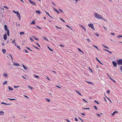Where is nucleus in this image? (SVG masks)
I'll use <instances>...</instances> for the list:
<instances>
[{
    "instance_id": "obj_61",
    "label": "nucleus",
    "mask_w": 122,
    "mask_h": 122,
    "mask_svg": "<svg viewBox=\"0 0 122 122\" xmlns=\"http://www.w3.org/2000/svg\"><path fill=\"white\" fill-rule=\"evenodd\" d=\"M87 82H88V83H89L90 84H93L92 83V82H90L87 81Z\"/></svg>"
},
{
    "instance_id": "obj_4",
    "label": "nucleus",
    "mask_w": 122,
    "mask_h": 122,
    "mask_svg": "<svg viewBox=\"0 0 122 122\" xmlns=\"http://www.w3.org/2000/svg\"><path fill=\"white\" fill-rule=\"evenodd\" d=\"M30 3L33 5H36V4L35 3L30 0H29Z\"/></svg>"
},
{
    "instance_id": "obj_17",
    "label": "nucleus",
    "mask_w": 122,
    "mask_h": 122,
    "mask_svg": "<svg viewBox=\"0 0 122 122\" xmlns=\"http://www.w3.org/2000/svg\"><path fill=\"white\" fill-rule=\"evenodd\" d=\"M96 58V59L97 61L100 63V64L102 65L103 64L102 63V62H101L97 57Z\"/></svg>"
},
{
    "instance_id": "obj_16",
    "label": "nucleus",
    "mask_w": 122,
    "mask_h": 122,
    "mask_svg": "<svg viewBox=\"0 0 122 122\" xmlns=\"http://www.w3.org/2000/svg\"><path fill=\"white\" fill-rule=\"evenodd\" d=\"M8 88L9 90L13 91V89L12 88L10 87V86L8 87Z\"/></svg>"
},
{
    "instance_id": "obj_38",
    "label": "nucleus",
    "mask_w": 122,
    "mask_h": 122,
    "mask_svg": "<svg viewBox=\"0 0 122 122\" xmlns=\"http://www.w3.org/2000/svg\"><path fill=\"white\" fill-rule=\"evenodd\" d=\"M94 102H96V103H97V104H99V102H97V101H96V100L94 101Z\"/></svg>"
},
{
    "instance_id": "obj_1",
    "label": "nucleus",
    "mask_w": 122,
    "mask_h": 122,
    "mask_svg": "<svg viewBox=\"0 0 122 122\" xmlns=\"http://www.w3.org/2000/svg\"><path fill=\"white\" fill-rule=\"evenodd\" d=\"M94 16L97 19H103L102 18V16L97 13L96 12L94 13Z\"/></svg>"
},
{
    "instance_id": "obj_35",
    "label": "nucleus",
    "mask_w": 122,
    "mask_h": 122,
    "mask_svg": "<svg viewBox=\"0 0 122 122\" xmlns=\"http://www.w3.org/2000/svg\"><path fill=\"white\" fill-rule=\"evenodd\" d=\"M46 99L47 101L48 102H49L50 101V100L46 98Z\"/></svg>"
},
{
    "instance_id": "obj_18",
    "label": "nucleus",
    "mask_w": 122,
    "mask_h": 122,
    "mask_svg": "<svg viewBox=\"0 0 122 122\" xmlns=\"http://www.w3.org/2000/svg\"><path fill=\"white\" fill-rule=\"evenodd\" d=\"M3 76L6 77H8V75L4 73L3 74Z\"/></svg>"
},
{
    "instance_id": "obj_30",
    "label": "nucleus",
    "mask_w": 122,
    "mask_h": 122,
    "mask_svg": "<svg viewBox=\"0 0 122 122\" xmlns=\"http://www.w3.org/2000/svg\"><path fill=\"white\" fill-rule=\"evenodd\" d=\"M34 76L35 77L37 78H38L39 77V76H37V75H34Z\"/></svg>"
},
{
    "instance_id": "obj_29",
    "label": "nucleus",
    "mask_w": 122,
    "mask_h": 122,
    "mask_svg": "<svg viewBox=\"0 0 122 122\" xmlns=\"http://www.w3.org/2000/svg\"><path fill=\"white\" fill-rule=\"evenodd\" d=\"M43 38L45 40H46V41H48L47 39L44 36H43Z\"/></svg>"
},
{
    "instance_id": "obj_11",
    "label": "nucleus",
    "mask_w": 122,
    "mask_h": 122,
    "mask_svg": "<svg viewBox=\"0 0 122 122\" xmlns=\"http://www.w3.org/2000/svg\"><path fill=\"white\" fill-rule=\"evenodd\" d=\"M1 104H4L5 105H10L11 104H7L5 103L4 102H2L1 103Z\"/></svg>"
},
{
    "instance_id": "obj_5",
    "label": "nucleus",
    "mask_w": 122,
    "mask_h": 122,
    "mask_svg": "<svg viewBox=\"0 0 122 122\" xmlns=\"http://www.w3.org/2000/svg\"><path fill=\"white\" fill-rule=\"evenodd\" d=\"M112 63L114 67H116L117 66V63L116 62H114V61H113L112 62Z\"/></svg>"
},
{
    "instance_id": "obj_6",
    "label": "nucleus",
    "mask_w": 122,
    "mask_h": 122,
    "mask_svg": "<svg viewBox=\"0 0 122 122\" xmlns=\"http://www.w3.org/2000/svg\"><path fill=\"white\" fill-rule=\"evenodd\" d=\"M13 64L15 66H20V65L14 62Z\"/></svg>"
},
{
    "instance_id": "obj_21",
    "label": "nucleus",
    "mask_w": 122,
    "mask_h": 122,
    "mask_svg": "<svg viewBox=\"0 0 122 122\" xmlns=\"http://www.w3.org/2000/svg\"><path fill=\"white\" fill-rule=\"evenodd\" d=\"M116 112V111H114L113 113L112 114V115H113L114 116V114L116 112Z\"/></svg>"
},
{
    "instance_id": "obj_64",
    "label": "nucleus",
    "mask_w": 122,
    "mask_h": 122,
    "mask_svg": "<svg viewBox=\"0 0 122 122\" xmlns=\"http://www.w3.org/2000/svg\"><path fill=\"white\" fill-rule=\"evenodd\" d=\"M66 121H67V122H70L69 121V120H68V119H66Z\"/></svg>"
},
{
    "instance_id": "obj_23",
    "label": "nucleus",
    "mask_w": 122,
    "mask_h": 122,
    "mask_svg": "<svg viewBox=\"0 0 122 122\" xmlns=\"http://www.w3.org/2000/svg\"><path fill=\"white\" fill-rule=\"evenodd\" d=\"M33 37L34 38V39L35 40H37V41H38V40H39L38 39L36 38L35 36H33Z\"/></svg>"
},
{
    "instance_id": "obj_24",
    "label": "nucleus",
    "mask_w": 122,
    "mask_h": 122,
    "mask_svg": "<svg viewBox=\"0 0 122 122\" xmlns=\"http://www.w3.org/2000/svg\"><path fill=\"white\" fill-rule=\"evenodd\" d=\"M28 86V87L29 88L31 89V90L32 89H33V87H32L31 86Z\"/></svg>"
},
{
    "instance_id": "obj_57",
    "label": "nucleus",
    "mask_w": 122,
    "mask_h": 122,
    "mask_svg": "<svg viewBox=\"0 0 122 122\" xmlns=\"http://www.w3.org/2000/svg\"><path fill=\"white\" fill-rule=\"evenodd\" d=\"M75 120L77 121H78L77 119L76 118V117L75 118Z\"/></svg>"
},
{
    "instance_id": "obj_2",
    "label": "nucleus",
    "mask_w": 122,
    "mask_h": 122,
    "mask_svg": "<svg viewBox=\"0 0 122 122\" xmlns=\"http://www.w3.org/2000/svg\"><path fill=\"white\" fill-rule=\"evenodd\" d=\"M88 26L91 28H92L93 30H95V29L94 27L93 24H88Z\"/></svg>"
},
{
    "instance_id": "obj_41",
    "label": "nucleus",
    "mask_w": 122,
    "mask_h": 122,
    "mask_svg": "<svg viewBox=\"0 0 122 122\" xmlns=\"http://www.w3.org/2000/svg\"><path fill=\"white\" fill-rule=\"evenodd\" d=\"M55 27H56V28H58V29H61V28L59 27H58L57 26H56H56H55Z\"/></svg>"
},
{
    "instance_id": "obj_54",
    "label": "nucleus",
    "mask_w": 122,
    "mask_h": 122,
    "mask_svg": "<svg viewBox=\"0 0 122 122\" xmlns=\"http://www.w3.org/2000/svg\"><path fill=\"white\" fill-rule=\"evenodd\" d=\"M36 27H37L39 28L40 29H41V27H40L39 26H38L37 25L36 26Z\"/></svg>"
},
{
    "instance_id": "obj_63",
    "label": "nucleus",
    "mask_w": 122,
    "mask_h": 122,
    "mask_svg": "<svg viewBox=\"0 0 122 122\" xmlns=\"http://www.w3.org/2000/svg\"><path fill=\"white\" fill-rule=\"evenodd\" d=\"M97 115H98V117H99L100 116V115L99 114H97Z\"/></svg>"
},
{
    "instance_id": "obj_3",
    "label": "nucleus",
    "mask_w": 122,
    "mask_h": 122,
    "mask_svg": "<svg viewBox=\"0 0 122 122\" xmlns=\"http://www.w3.org/2000/svg\"><path fill=\"white\" fill-rule=\"evenodd\" d=\"M117 62L118 64L119 65H122V59H120L117 60Z\"/></svg>"
},
{
    "instance_id": "obj_8",
    "label": "nucleus",
    "mask_w": 122,
    "mask_h": 122,
    "mask_svg": "<svg viewBox=\"0 0 122 122\" xmlns=\"http://www.w3.org/2000/svg\"><path fill=\"white\" fill-rule=\"evenodd\" d=\"M7 25H4V28L6 31L8 30L7 29Z\"/></svg>"
},
{
    "instance_id": "obj_26",
    "label": "nucleus",
    "mask_w": 122,
    "mask_h": 122,
    "mask_svg": "<svg viewBox=\"0 0 122 122\" xmlns=\"http://www.w3.org/2000/svg\"><path fill=\"white\" fill-rule=\"evenodd\" d=\"M30 40L31 41V42H33L34 41L33 40L32 38L30 37Z\"/></svg>"
},
{
    "instance_id": "obj_20",
    "label": "nucleus",
    "mask_w": 122,
    "mask_h": 122,
    "mask_svg": "<svg viewBox=\"0 0 122 122\" xmlns=\"http://www.w3.org/2000/svg\"><path fill=\"white\" fill-rule=\"evenodd\" d=\"M7 83V81H5L3 83V85H4L6 84Z\"/></svg>"
},
{
    "instance_id": "obj_12",
    "label": "nucleus",
    "mask_w": 122,
    "mask_h": 122,
    "mask_svg": "<svg viewBox=\"0 0 122 122\" xmlns=\"http://www.w3.org/2000/svg\"><path fill=\"white\" fill-rule=\"evenodd\" d=\"M13 11L14 13L16 14L17 15L18 14H19V13L18 11H16L14 10H13Z\"/></svg>"
},
{
    "instance_id": "obj_45",
    "label": "nucleus",
    "mask_w": 122,
    "mask_h": 122,
    "mask_svg": "<svg viewBox=\"0 0 122 122\" xmlns=\"http://www.w3.org/2000/svg\"><path fill=\"white\" fill-rule=\"evenodd\" d=\"M3 7H4L6 8L7 9H9V8L8 7H7L6 6H4Z\"/></svg>"
},
{
    "instance_id": "obj_51",
    "label": "nucleus",
    "mask_w": 122,
    "mask_h": 122,
    "mask_svg": "<svg viewBox=\"0 0 122 122\" xmlns=\"http://www.w3.org/2000/svg\"><path fill=\"white\" fill-rule=\"evenodd\" d=\"M33 46L34 47H35L36 48H37V49H39L37 47H36L34 46L33 45Z\"/></svg>"
},
{
    "instance_id": "obj_59",
    "label": "nucleus",
    "mask_w": 122,
    "mask_h": 122,
    "mask_svg": "<svg viewBox=\"0 0 122 122\" xmlns=\"http://www.w3.org/2000/svg\"><path fill=\"white\" fill-rule=\"evenodd\" d=\"M26 48L27 49H28L29 50H30V48H29V47H26Z\"/></svg>"
},
{
    "instance_id": "obj_52",
    "label": "nucleus",
    "mask_w": 122,
    "mask_h": 122,
    "mask_svg": "<svg viewBox=\"0 0 122 122\" xmlns=\"http://www.w3.org/2000/svg\"><path fill=\"white\" fill-rule=\"evenodd\" d=\"M17 46V47L18 48H19L20 49V47L19 46Z\"/></svg>"
},
{
    "instance_id": "obj_28",
    "label": "nucleus",
    "mask_w": 122,
    "mask_h": 122,
    "mask_svg": "<svg viewBox=\"0 0 122 122\" xmlns=\"http://www.w3.org/2000/svg\"><path fill=\"white\" fill-rule=\"evenodd\" d=\"M105 51H107L108 52H109V53H110V54H112V52H110V51H109V50H105Z\"/></svg>"
},
{
    "instance_id": "obj_34",
    "label": "nucleus",
    "mask_w": 122,
    "mask_h": 122,
    "mask_svg": "<svg viewBox=\"0 0 122 122\" xmlns=\"http://www.w3.org/2000/svg\"><path fill=\"white\" fill-rule=\"evenodd\" d=\"M48 48L49 49V50H50L51 51H53V50L51 49L49 47H48Z\"/></svg>"
},
{
    "instance_id": "obj_27",
    "label": "nucleus",
    "mask_w": 122,
    "mask_h": 122,
    "mask_svg": "<svg viewBox=\"0 0 122 122\" xmlns=\"http://www.w3.org/2000/svg\"><path fill=\"white\" fill-rule=\"evenodd\" d=\"M45 12L46 13V14L47 15H48L49 16H50V15H49V13L48 12H47L46 11H45Z\"/></svg>"
},
{
    "instance_id": "obj_33",
    "label": "nucleus",
    "mask_w": 122,
    "mask_h": 122,
    "mask_svg": "<svg viewBox=\"0 0 122 122\" xmlns=\"http://www.w3.org/2000/svg\"><path fill=\"white\" fill-rule=\"evenodd\" d=\"M17 15V16L18 17V18H20V15L19 13V14Z\"/></svg>"
},
{
    "instance_id": "obj_42",
    "label": "nucleus",
    "mask_w": 122,
    "mask_h": 122,
    "mask_svg": "<svg viewBox=\"0 0 122 122\" xmlns=\"http://www.w3.org/2000/svg\"><path fill=\"white\" fill-rule=\"evenodd\" d=\"M20 34L21 35L22 34H24V32H22L20 33Z\"/></svg>"
},
{
    "instance_id": "obj_36",
    "label": "nucleus",
    "mask_w": 122,
    "mask_h": 122,
    "mask_svg": "<svg viewBox=\"0 0 122 122\" xmlns=\"http://www.w3.org/2000/svg\"><path fill=\"white\" fill-rule=\"evenodd\" d=\"M102 46L104 47L107 48H108V49H109V48H108L107 46H104V45H103Z\"/></svg>"
},
{
    "instance_id": "obj_58",
    "label": "nucleus",
    "mask_w": 122,
    "mask_h": 122,
    "mask_svg": "<svg viewBox=\"0 0 122 122\" xmlns=\"http://www.w3.org/2000/svg\"><path fill=\"white\" fill-rule=\"evenodd\" d=\"M111 35H115V34L114 33H111Z\"/></svg>"
},
{
    "instance_id": "obj_31",
    "label": "nucleus",
    "mask_w": 122,
    "mask_h": 122,
    "mask_svg": "<svg viewBox=\"0 0 122 122\" xmlns=\"http://www.w3.org/2000/svg\"><path fill=\"white\" fill-rule=\"evenodd\" d=\"M83 109L86 110V109H90V108L89 107H87V108H83Z\"/></svg>"
},
{
    "instance_id": "obj_44",
    "label": "nucleus",
    "mask_w": 122,
    "mask_h": 122,
    "mask_svg": "<svg viewBox=\"0 0 122 122\" xmlns=\"http://www.w3.org/2000/svg\"><path fill=\"white\" fill-rule=\"evenodd\" d=\"M81 115L84 116H85L86 115L85 114V113H81Z\"/></svg>"
},
{
    "instance_id": "obj_15",
    "label": "nucleus",
    "mask_w": 122,
    "mask_h": 122,
    "mask_svg": "<svg viewBox=\"0 0 122 122\" xmlns=\"http://www.w3.org/2000/svg\"><path fill=\"white\" fill-rule=\"evenodd\" d=\"M22 66H23V68H24L25 69V70H27V68L25 66H24V65H23V64L22 65Z\"/></svg>"
},
{
    "instance_id": "obj_43",
    "label": "nucleus",
    "mask_w": 122,
    "mask_h": 122,
    "mask_svg": "<svg viewBox=\"0 0 122 122\" xmlns=\"http://www.w3.org/2000/svg\"><path fill=\"white\" fill-rule=\"evenodd\" d=\"M15 40H13L12 41V43H14L15 42Z\"/></svg>"
},
{
    "instance_id": "obj_50",
    "label": "nucleus",
    "mask_w": 122,
    "mask_h": 122,
    "mask_svg": "<svg viewBox=\"0 0 122 122\" xmlns=\"http://www.w3.org/2000/svg\"><path fill=\"white\" fill-rule=\"evenodd\" d=\"M36 44L39 47L40 46L39 45V44L38 43H36Z\"/></svg>"
},
{
    "instance_id": "obj_55",
    "label": "nucleus",
    "mask_w": 122,
    "mask_h": 122,
    "mask_svg": "<svg viewBox=\"0 0 122 122\" xmlns=\"http://www.w3.org/2000/svg\"><path fill=\"white\" fill-rule=\"evenodd\" d=\"M95 34L97 36H99V34L97 33L96 34Z\"/></svg>"
},
{
    "instance_id": "obj_32",
    "label": "nucleus",
    "mask_w": 122,
    "mask_h": 122,
    "mask_svg": "<svg viewBox=\"0 0 122 122\" xmlns=\"http://www.w3.org/2000/svg\"><path fill=\"white\" fill-rule=\"evenodd\" d=\"M78 50L80 52L82 53H83V52L81 51V50L80 49L78 48Z\"/></svg>"
},
{
    "instance_id": "obj_10",
    "label": "nucleus",
    "mask_w": 122,
    "mask_h": 122,
    "mask_svg": "<svg viewBox=\"0 0 122 122\" xmlns=\"http://www.w3.org/2000/svg\"><path fill=\"white\" fill-rule=\"evenodd\" d=\"M4 114V112L2 111H0V115H3Z\"/></svg>"
},
{
    "instance_id": "obj_7",
    "label": "nucleus",
    "mask_w": 122,
    "mask_h": 122,
    "mask_svg": "<svg viewBox=\"0 0 122 122\" xmlns=\"http://www.w3.org/2000/svg\"><path fill=\"white\" fill-rule=\"evenodd\" d=\"M4 38L5 40H6L7 38V36L6 34H5L4 36Z\"/></svg>"
},
{
    "instance_id": "obj_48",
    "label": "nucleus",
    "mask_w": 122,
    "mask_h": 122,
    "mask_svg": "<svg viewBox=\"0 0 122 122\" xmlns=\"http://www.w3.org/2000/svg\"><path fill=\"white\" fill-rule=\"evenodd\" d=\"M86 39L89 42H90V40L89 39Z\"/></svg>"
},
{
    "instance_id": "obj_37",
    "label": "nucleus",
    "mask_w": 122,
    "mask_h": 122,
    "mask_svg": "<svg viewBox=\"0 0 122 122\" xmlns=\"http://www.w3.org/2000/svg\"><path fill=\"white\" fill-rule=\"evenodd\" d=\"M94 107L97 110V107L96 106H94Z\"/></svg>"
},
{
    "instance_id": "obj_60",
    "label": "nucleus",
    "mask_w": 122,
    "mask_h": 122,
    "mask_svg": "<svg viewBox=\"0 0 122 122\" xmlns=\"http://www.w3.org/2000/svg\"><path fill=\"white\" fill-rule=\"evenodd\" d=\"M52 7H53V8L54 11H55V10H56L54 8L53 6H52Z\"/></svg>"
},
{
    "instance_id": "obj_13",
    "label": "nucleus",
    "mask_w": 122,
    "mask_h": 122,
    "mask_svg": "<svg viewBox=\"0 0 122 122\" xmlns=\"http://www.w3.org/2000/svg\"><path fill=\"white\" fill-rule=\"evenodd\" d=\"M35 20H33L32 22L31 23V24L32 25H34L35 24Z\"/></svg>"
},
{
    "instance_id": "obj_22",
    "label": "nucleus",
    "mask_w": 122,
    "mask_h": 122,
    "mask_svg": "<svg viewBox=\"0 0 122 122\" xmlns=\"http://www.w3.org/2000/svg\"><path fill=\"white\" fill-rule=\"evenodd\" d=\"M117 37L118 38H119L120 37H122V35H119L118 36H117Z\"/></svg>"
},
{
    "instance_id": "obj_19",
    "label": "nucleus",
    "mask_w": 122,
    "mask_h": 122,
    "mask_svg": "<svg viewBox=\"0 0 122 122\" xmlns=\"http://www.w3.org/2000/svg\"><path fill=\"white\" fill-rule=\"evenodd\" d=\"M6 50H5V49H2V51H3V53H4L5 54V52H6Z\"/></svg>"
},
{
    "instance_id": "obj_46",
    "label": "nucleus",
    "mask_w": 122,
    "mask_h": 122,
    "mask_svg": "<svg viewBox=\"0 0 122 122\" xmlns=\"http://www.w3.org/2000/svg\"><path fill=\"white\" fill-rule=\"evenodd\" d=\"M76 92L79 94L81 96H82V95L79 92H78L77 91Z\"/></svg>"
},
{
    "instance_id": "obj_56",
    "label": "nucleus",
    "mask_w": 122,
    "mask_h": 122,
    "mask_svg": "<svg viewBox=\"0 0 122 122\" xmlns=\"http://www.w3.org/2000/svg\"><path fill=\"white\" fill-rule=\"evenodd\" d=\"M121 70L122 71V66L120 67Z\"/></svg>"
},
{
    "instance_id": "obj_47",
    "label": "nucleus",
    "mask_w": 122,
    "mask_h": 122,
    "mask_svg": "<svg viewBox=\"0 0 122 122\" xmlns=\"http://www.w3.org/2000/svg\"><path fill=\"white\" fill-rule=\"evenodd\" d=\"M56 86L58 88H60V89H61V88L59 86Z\"/></svg>"
},
{
    "instance_id": "obj_9",
    "label": "nucleus",
    "mask_w": 122,
    "mask_h": 122,
    "mask_svg": "<svg viewBox=\"0 0 122 122\" xmlns=\"http://www.w3.org/2000/svg\"><path fill=\"white\" fill-rule=\"evenodd\" d=\"M6 31H7V34L8 36H9L10 35L9 30H8Z\"/></svg>"
},
{
    "instance_id": "obj_62",
    "label": "nucleus",
    "mask_w": 122,
    "mask_h": 122,
    "mask_svg": "<svg viewBox=\"0 0 122 122\" xmlns=\"http://www.w3.org/2000/svg\"><path fill=\"white\" fill-rule=\"evenodd\" d=\"M66 26L67 27H69L70 28V27L68 25H66Z\"/></svg>"
},
{
    "instance_id": "obj_53",
    "label": "nucleus",
    "mask_w": 122,
    "mask_h": 122,
    "mask_svg": "<svg viewBox=\"0 0 122 122\" xmlns=\"http://www.w3.org/2000/svg\"><path fill=\"white\" fill-rule=\"evenodd\" d=\"M55 11L57 12L58 14H59V12L57 10H55Z\"/></svg>"
},
{
    "instance_id": "obj_40",
    "label": "nucleus",
    "mask_w": 122,
    "mask_h": 122,
    "mask_svg": "<svg viewBox=\"0 0 122 122\" xmlns=\"http://www.w3.org/2000/svg\"><path fill=\"white\" fill-rule=\"evenodd\" d=\"M19 87V86H14V88H18V87Z\"/></svg>"
},
{
    "instance_id": "obj_39",
    "label": "nucleus",
    "mask_w": 122,
    "mask_h": 122,
    "mask_svg": "<svg viewBox=\"0 0 122 122\" xmlns=\"http://www.w3.org/2000/svg\"><path fill=\"white\" fill-rule=\"evenodd\" d=\"M60 19L62 21H63L65 22V21L63 20L62 18H60Z\"/></svg>"
},
{
    "instance_id": "obj_14",
    "label": "nucleus",
    "mask_w": 122,
    "mask_h": 122,
    "mask_svg": "<svg viewBox=\"0 0 122 122\" xmlns=\"http://www.w3.org/2000/svg\"><path fill=\"white\" fill-rule=\"evenodd\" d=\"M36 13H37L38 14H40L41 13L39 10H36Z\"/></svg>"
},
{
    "instance_id": "obj_25",
    "label": "nucleus",
    "mask_w": 122,
    "mask_h": 122,
    "mask_svg": "<svg viewBox=\"0 0 122 122\" xmlns=\"http://www.w3.org/2000/svg\"><path fill=\"white\" fill-rule=\"evenodd\" d=\"M8 99H9L11 101H12V100H15V99H13H13H11V98H8Z\"/></svg>"
},
{
    "instance_id": "obj_49",
    "label": "nucleus",
    "mask_w": 122,
    "mask_h": 122,
    "mask_svg": "<svg viewBox=\"0 0 122 122\" xmlns=\"http://www.w3.org/2000/svg\"><path fill=\"white\" fill-rule=\"evenodd\" d=\"M59 11H60V12H62L63 13H64V12H63L62 10H61V9H59Z\"/></svg>"
}]
</instances>
